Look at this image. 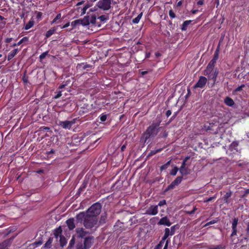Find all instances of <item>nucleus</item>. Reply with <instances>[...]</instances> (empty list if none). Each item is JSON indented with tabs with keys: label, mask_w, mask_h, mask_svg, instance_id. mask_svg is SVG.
<instances>
[{
	"label": "nucleus",
	"mask_w": 249,
	"mask_h": 249,
	"mask_svg": "<svg viewBox=\"0 0 249 249\" xmlns=\"http://www.w3.org/2000/svg\"><path fill=\"white\" fill-rule=\"evenodd\" d=\"M56 30V29L54 27L52 28L51 29H50L49 30L47 31V32L45 34V36L46 38H48L50 37L52 35L54 34Z\"/></svg>",
	"instance_id": "obj_28"
},
{
	"label": "nucleus",
	"mask_w": 249,
	"mask_h": 249,
	"mask_svg": "<svg viewBox=\"0 0 249 249\" xmlns=\"http://www.w3.org/2000/svg\"><path fill=\"white\" fill-rule=\"evenodd\" d=\"M158 213V206L151 205L148 209H147L145 213L150 215H156Z\"/></svg>",
	"instance_id": "obj_9"
},
{
	"label": "nucleus",
	"mask_w": 249,
	"mask_h": 249,
	"mask_svg": "<svg viewBox=\"0 0 249 249\" xmlns=\"http://www.w3.org/2000/svg\"><path fill=\"white\" fill-rule=\"evenodd\" d=\"M232 193L231 191H230L229 192L226 193V194L224 195L223 196V200L226 203H230V200L229 198L231 196Z\"/></svg>",
	"instance_id": "obj_23"
},
{
	"label": "nucleus",
	"mask_w": 249,
	"mask_h": 249,
	"mask_svg": "<svg viewBox=\"0 0 249 249\" xmlns=\"http://www.w3.org/2000/svg\"><path fill=\"white\" fill-rule=\"evenodd\" d=\"M12 40H13V38L11 37L7 38L5 39V42L6 43H10L12 41Z\"/></svg>",
	"instance_id": "obj_60"
},
{
	"label": "nucleus",
	"mask_w": 249,
	"mask_h": 249,
	"mask_svg": "<svg viewBox=\"0 0 249 249\" xmlns=\"http://www.w3.org/2000/svg\"><path fill=\"white\" fill-rule=\"evenodd\" d=\"M218 72V70L217 69H215L208 76V79L209 80H212L213 84H214L216 82Z\"/></svg>",
	"instance_id": "obj_12"
},
{
	"label": "nucleus",
	"mask_w": 249,
	"mask_h": 249,
	"mask_svg": "<svg viewBox=\"0 0 249 249\" xmlns=\"http://www.w3.org/2000/svg\"><path fill=\"white\" fill-rule=\"evenodd\" d=\"M75 122L74 121H58L57 123V125L64 129H70L71 128L72 125Z\"/></svg>",
	"instance_id": "obj_6"
},
{
	"label": "nucleus",
	"mask_w": 249,
	"mask_h": 249,
	"mask_svg": "<svg viewBox=\"0 0 249 249\" xmlns=\"http://www.w3.org/2000/svg\"><path fill=\"white\" fill-rule=\"evenodd\" d=\"M94 241V237L90 236L85 238L84 242V248L85 249H89L92 245Z\"/></svg>",
	"instance_id": "obj_8"
},
{
	"label": "nucleus",
	"mask_w": 249,
	"mask_h": 249,
	"mask_svg": "<svg viewBox=\"0 0 249 249\" xmlns=\"http://www.w3.org/2000/svg\"><path fill=\"white\" fill-rule=\"evenodd\" d=\"M78 23H80V20H75L74 21H73L71 23V25L72 27H75Z\"/></svg>",
	"instance_id": "obj_55"
},
{
	"label": "nucleus",
	"mask_w": 249,
	"mask_h": 249,
	"mask_svg": "<svg viewBox=\"0 0 249 249\" xmlns=\"http://www.w3.org/2000/svg\"><path fill=\"white\" fill-rule=\"evenodd\" d=\"M13 238H10L3 241L2 242L0 243V249H8L9 247L11 246Z\"/></svg>",
	"instance_id": "obj_11"
},
{
	"label": "nucleus",
	"mask_w": 249,
	"mask_h": 249,
	"mask_svg": "<svg viewBox=\"0 0 249 249\" xmlns=\"http://www.w3.org/2000/svg\"><path fill=\"white\" fill-rule=\"evenodd\" d=\"M66 244L65 238L63 236H60V244L61 246L63 247Z\"/></svg>",
	"instance_id": "obj_49"
},
{
	"label": "nucleus",
	"mask_w": 249,
	"mask_h": 249,
	"mask_svg": "<svg viewBox=\"0 0 249 249\" xmlns=\"http://www.w3.org/2000/svg\"><path fill=\"white\" fill-rule=\"evenodd\" d=\"M96 17L95 15H92L90 17H89L90 23L94 24L96 22Z\"/></svg>",
	"instance_id": "obj_42"
},
{
	"label": "nucleus",
	"mask_w": 249,
	"mask_h": 249,
	"mask_svg": "<svg viewBox=\"0 0 249 249\" xmlns=\"http://www.w3.org/2000/svg\"><path fill=\"white\" fill-rule=\"evenodd\" d=\"M164 242H165L161 240L159 243L155 247L154 249H161L164 244Z\"/></svg>",
	"instance_id": "obj_40"
},
{
	"label": "nucleus",
	"mask_w": 249,
	"mask_h": 249,
	"mask_svg": "<svg viewBox=\"0 0 249 249\" xmlns=\"http://www.w3.org/2000/svg\"><path fill=\"white\" fill-rule=\"evenodd\" d=\"M18 49H15L11 51L8 54L7 59L8 61L11 60L18 53Z\"/></svg>",
	"instance_id": "obj_18"
},
{
	"label": "nucleus",
	"mask_w": 249,
	"mask_h": 249,
	"mask_svg": "<svg viewBox=\"0 0 249 249\" xmlns=\"http://www.w3.org/2000/svg\"><path fill=\"white\" fill-rule=\"evenodd\" d=\"M61 17V14L60 13L58 14L55 18L51 22V24L52 25L56 22L57 20L60 19Z\"/></svg>",
	"instance_id": "obj_38"
},
{
	"label": "nucleus",
	"mask_w": 249,
	"mask_h": 249,
	"mask_svg": "<svg viewBox=\"0 0 249 249\" xmlns=\"http://www.w3.org/2000/svg\"><path fill=\"white\" fill-rule=\"evenodd\" d=\"M28 40V37L27 36L23 37L21 40H20L18 43L17 45H20L23 42L25 41H27Z\"/></svg>",
	"instance_id": "obj_46"
},
{
	"label": "nucleus",
	"mask_w": 249,
	"mask_h": 249,
	"mask_svg": "<svg viewBox=\"0 0 249 249\" xmlns=\"http://www.w3.org/2000/svg\"><path fill=\"white\" fill-rule=\"evenodd\" d=\"M214 70H213V68L209 66H207L206 69L204 71V74L206 76L209 75Z\"/></svg>",
	"instance_id": "obj_26"
},
{
	"label": "nucleus",
	"mask_w": 249,
	"mask_h": 249,
	"mask_svg": "<svg viewBox=\"0 0 249 249\" xmlns=\"http://www.w3.org/2000/svg\"><path fill=\"white\" fill-rule=\"evenodd\" d=\"M163 150V148H159L157 150H151L150 153L148 154V157H151L156 154L161 152Z\"/></svg>",
	"instance_id": "obj_33"
},
{
	"label": "nucleus",
	"mask_w": 249,
	"mask_h": 249,
	"mask_svg": "<svg viewBox=\"0 0 249 249\" xmlns=\"http://www.w3.org/2000/svg\"><path fill=\"white\" fill-rule=\"evenodd\" d=\"M219 56V48H217L215 50L213 59L210 61L208 64V66L214 68L215 64L218 60Z\"/></svg>",
	"instance_id": "obj_10"
},
{
	"label": "nucleus",
	"mask_w": 249,
	"mask_h": 249,
	"mask_svg": "<svg viewBox=\"0 0 249 249\" xmlns=\"http://www.w3.org/2000/svg\"><path fill=\"white\" fill-rule=\"evenodd\" d=\"M190 156H187L185 158V159L183 160L181 163V165L180 168H183L184 167H186V162L187 161V160H188L190 159Z\"/></svg>",
	"instance_id": "obj_35"
},
{
	"label": "nucleus",
	"mask_w": 249,
	"mask_h": 249,
	"mask_svg": "<svg viewBox=\"0 0 249 249\" xmlns=\"http://www.w3.org/2000/svg\"><path fill=\"white\" fill-rule=\"evenodd\" d=\"M161 122V121L160 119L156 120L147 128L142 135L144 142H146L149 138H154L157 135L161 128V127L160 126Z\"/></svg>",
	"instance_id": "obj_1"
},
{
	"label": "nucleus",
	"mask_w": 249,
	"mask_h": 249,
	"mask_svg": "<svg viewBox=\"0 0 249 249\" xmlns=\"http://www.w3.org/2000/svg\"><path fill=\"white\" fill-rule=\"evenodd\" d=\"M48 51H46V52L43 53H41L39 55L40 60H42L44 59L46 57V56L48 55Z\"/></svg>",
	"instance_id": "obj_47"
},
{
	"label": "nucleus",
	"mask_w": 249,
	"mask_h": 249,
	"mask_svg": "<svg viewBox=\"0 0 249 249\" xmlns=\"http://www.w3.org/2000/svg\"><path fill=\"white\" fill-rule=\"evenodd\" d=\"M171 161V160H170L169 161H167L165 164L161 166L160 167V171H162L163 170L166 169L170 164Z\"/></svg>",
	"instance_id": "obj_34"
},
{
	"label": "nucleus",
	"mask_w": 249,
	"mask_h": 249,
	"mask_svg": "<svg viewBox=\"0 0 249 249\" xmlns=\"http://www.w3.org/2000/svg\"><path fill=\"white\" fill-rule=\"evenodd\" d=\"M35 22L33 20H30L25 25L24 29L26 30L30 29L34 25Z\"/></svg>",
	"instance_id": "obj_30"
},
{
	"label": "nucleus",
	"mask_w": 249,
	"mask_h": 249,
	"mask_svg": "<svg viewBox=\"0 0 249 249\" xmlns=\"http://www.w3.org/2000/svg\"><path fill=\"white\" fill-rule=\"evenodd\" d=\"M76 231L78 236L80 237L83 238L86 236L87 232L84 231L83 228H77Z\"/></svg>",
	"instance_id": "obj_19"
},
{
	"label": "nucleus",
	"mask_w": 249,
	"mask_h": 249,
	"mask_svg": "<svg viewBox=\"0 0 249 249\" xmlns=\"http://www.w3.org/2000/svg\"><path fill=\"white\" fill-rule=\"evenodd\" d=\"M169 242V240H167L166 241L165 244L164 245V247L163 249H167Z\"/></svg>",
	"instance_id": "obj_61"
},
{
	"label": "nucleus",
	"mask_w": 249,
	"mask_h": 249,
	"mask_svg": "<svg viewBox=\"0 0 249 249\" xmlns=\"http://www.w3.org/2000/svg\"><path fill=\"white\" fill-rule=\"evenodd\" d=\"M183 179L182 176L178 177L171 183L167 186L166 188L165 192H167L169 190L173 189L175 186L179 185L182 181Z\"/></svg>",
	"instance_id": "obj_5"
},
{
	"label": "nucleus",
	"mask_w": 249,
	"mask_h": 249,
	"mask_svg": "<svg viewBox=\"0 0 249 249\" xmlns=\"http://www.w3.org/2000/svg\"><path fill=\"white\" fill-rule=\"evenodd\" d=\"M197 4L199 5H202L204 4L203 0H199L197 1Z\"/></svg>",
	"instance_id": "obj_63"
},
{
	"label": "nucleus",
	"mask_w": 249,
	"mask_h": 249,
	"mask_svg": "<svg viewBox=\"0 0 249 249\" xmlns=\"http://www.w3.org/2000/svg\"><path fill=\"white\" fill-rule=\"evenodd\" d=\"M99 118L100 119V120L101 122H103L106 121L107 118V115L102 114L99 117Z\"/></svg>",
	"instance_id": "obj_44"
},
{
	"label": "nucleus",
	"mask_w": 249,
	"mask_h": 249,
	"mask_svg": "<svg viewBox=\"0 0 249 249\" xmlns=\"http://www.w3.org/2000/svg\"><path fill=\"white\" fill-rule=\"evenodd\" d=\"M158 225H163L167 226H170L171 223L167 216L162 217L158 222Z\"/></svg>",
	"instance_id": "obj_14"
},
{
	"label": "nucleus",
	"mask_w": 249,
	"mask_h": 249,
	"mask_svg": "<svg viewBox=\"0 0 249 249\" xmlns=\"http://www.w3.org/2000/svg\"><path fill=\"white\" fill-rule=\"evenodd\" d=\"M83 224L86 229H90L94 227H97L98 226L97 217L87 214Z\"/></svg>",
	"instance_id": "obj_2"
},
{
	"label": "nucleus",
	"mask_w": 249,
	"mask_h": 249,
	"mask_svg": "<svg viewBox=\"0 0 249 249\" xmlns=\"http://www.w3.org/2000/svg\"><path fill=\"white\" fill-rule=\"evenodd\" d=\"M177 228H178V225H174L170 228V232L171 233V236H172L175 234V230Z\"/></svg>",
	"instance_id": "obj_37"
},
{
	"label": "nucleus",
	"mask_w": 249,
	"mask_h": 249,
	"mask_svg": "<svg viewBox=\"0 0 249 249\" xmlns=\"http://www.w3.org/2000/svg\"><path fill=\"white\" fill-rule=\"evenodd\" d=\"M179 170V169L177 167L175 166L174 168L171 171L170 174L172 176H176L177 175V173L178 171Z\"/></svg>",
	"instance_id": "obj_39"
},
{
	"label": "nucleus",
	"mask_w": 249,
	"mask_h": 249,
	"mask_svg": "<svg viewBox=\"0 0 249 249\" xmlns=\"http://www.w3.org/2000/svg\"><path fill=\"white\" fill-rule=\"evenodd\" d=\"M169 15L170 16V17L172 18H176V14L175 13L173 12V11L172 10H170L169 12Z\"/></svg>",
	"instance_id": "obj_51"
},
{
	"label": "nucleus",
	"mask_w": 249,
	"mask_h": 249,
	"mask_svg": "<svg viewBox=\"0 0 249 249\" xmlns=\"http://www.w3.org/2000/svg\"><path fill=\"white\" fill-rule=\"evenodd\" d=\"M179 173L181 174L182 176H186L190 174V170L188 168L184 167L183 168L179 169Z\"/></svg>",
	"instance_id": "obj_27"
},
{
	"label": "nucleus",
	"mask_w": 249,
	"mask_h": 249,
	"mask_svg": "<svg viewBox=\"0 0 249 249\" xmlns=\"http://www.w3.org/2000/svg\"><path fill=\"white\" fill-rule=\"evenodd\" d=\"M191 20H185L183 22L181 25V29L182 31H186L188 25L192 22Z\"/></svg>",
	"instance_id": "obj_25"
},
{
	"label": "nucleus",
	"mask_w": 249,
	"mask_h": 249,
	"mask_svg": "<svg viewBox=\"0 0 249 249\" xmlns=\"http://www.w3.org/2000/svg\"><path fill=\"white\" fill-rule=\"evenodd\" d=\"M238 223V218L237 217H234L232 219L231 228H237Z\"/></svg>",
	"instance_id": "obj_36"
},
{
	"label": "nucleus",
	"mask_w": 249,
	"mask_h": 249,
	"mask_svg": "<svg viewBox=\"0 0 249 249\" xmlns=\"http://www.w3.org/2000/svg\"><path fill=\"white\" fill-rule=\"evenodd\" d=\"M89 7V6L87 5L86 6H85L82 9V13H81V15H84L86 12V10H87V9Z\"/></svg>",
	"instance_id": "obj_56"
},
{
	"label": "nucleus",
	"mask_w": 249,
	"mask_h": 249,
	"mask_svg": "<svg viewBox=\"0 0 249 249\" xmlns=\"http://www.w3.org/2000/svg\"><path fill=\"white\" fill-rule=\"evenodd\" d=\"M171 234L170 229L167 228H165L164 234L163 236L162 237L161 240L165 242V240L168 237V236L170 235L171 236Z\"/></svg>",
	"instance_id": "obj_24"
},
{
	"label": "nucleus",
	"mask_w": 249,
	"mask_h": 249,
	"mask_svg": "<svg viewBox=\"0 0 249 249\" xmlns=\"http://www.w3.org/2000/svg\"><path fill=\"white\" fill-rule=\"evenodd\" d=\"M70 25V22H67V23H66L65 25H64L63 26H62L61 27V29H64V28H66L68 27H69Z\"/></svg>",
	"instance_id": "obj_62"
},
{
	"label": "nucleus",
	"mask_w": 249,
	"mask_h": 249,
	"mask_svg": "<svg viewBox=\"0 0 249 249\" xmlns=\"http://www.w3.org/2000/svg\"><path fill=\"white\" fill-rule=\"evenodd\" d=\"M66 222L70 230H72L75 228L74 220L73 218L68 219Z\"/></svg>",
	"instance_id": "obj_16"
},
{
	"label": "nucleus",
	"mask_w": 249,
	"mask_h": 249,
	"mask_svg": "<svg viewBox=\"0 0 249 249\" xmlns=\"http://www.w3.org/2000/svg\"><path fill=\"white\" fill-rule=\"evenodd\" d=\"M226 246L223 244H220L216 246H209L208 249H225Z\"/></svg>",
	"instance_id": "obj_31"
},
{
	"label": "nucleus",
	"mask_w": 249,
	"mask_h": 249,
	"mask_svg": "<svg viewBox=\"0 0 249 249\" xmlns=\"http://www.w3.org/2000/svg\"><path fill=\"white\" fill-rule=\"evenodd\" d=\"M245 87V85L244 84H242L241 86L238 87L237 88H236L234 90L233 92H237L243 90V88Z\"/></svg>",
	"instance_id": "obj_45"
},
{
	"label": "nucleus",
	"mask_w": 249,
	"mask_h": 249,
	"mask_svg": "<svg viewBox=\"0 0 249 249\" xmlns=\"http://www.w3.org/2000/svg\"><path fill=\"white\" fill-rule=\"evenodd\" d=\"M111 0H100L97 6L104 10H108L111 8Z\"/></svg>",
	"instance_id": "obj_4"
},
{
	"label": "nucleus",
	"mask_w": 249,
	"mask_h": 249,
	"mask_svg": "<svg viewBox=\"0 0 249 249\" xmlns=\"http://www.w3.org/2000/svg\"><path fill=\"white\" fill-rule=\"evenodd\" d=\"M62 232V230L61 227H59L56 228L54 231L53 234L55 238H57L58 236L61 234Z\"/></svg>",
	"instance_id": "obj_29"
},
{
	"label": "nucleus",
	"mask_w": 249,
	"mask_h": 249,
	"mask_svg": "<svg viewBox=\"0 0 249 249\" xmlns=\"http://www.w3.org/2000/svg\"><path fill=\"white\" fill-rule=\"evenodd\" d=\"M166 204V201L165 199H163L162 200H160L159 203H158V205H157L158 207V206H163L164 205H165Z\"/></svg>",
	"instance_id": "obj_52"
},
{
	"label": "nucleus",
	"mask_w": 249,
	"mask_h": 249,
	"mask_svg": "<svg viewBox=\"0 0 249 249\" xmlns=\"http://www.w3.org/2000/svg\"><path fill=\"white\" fill-rule=\"evenodd\" d=\"M102 206L99 202H96L92 204L86 211L87 214L94 216H97L101 212Z\"/></svg>",
	"instance_id": "obj_3"
},
{
	"label": "nucleus",
	"mask_w": 249,
	"mask_h": 249,
	"mask_svg": "<svg viewBox=\"0 0 249 249\" xmlns=\"http://www.w3.org/2000/svg\"><path fill=\"white\" fill-rule=\"evenodd\" d=\"M98 18L100 20L101 22H106L107 20L108 19V17L105 15H102L100 16Z\"/></svg>",
	"instance_id": "obj_41"
},
{
	"label": "nucleus",
	"mask_w": 249,
	"mask_h": 249,
	"mask_svg": "<svg viewBox=\"0 0 249 249\" xmlns=\"http://www.w3.org/2000/svg\"><path fill=\"white\" fill-rule=\"evenodd\" d=\"M42 16V13L41 12H37L36 18L40 20Z\"/></svg>",
	"instance_id": "obj_57"
},
{
	"label": "nucleus",
	"mask_w": 249,
	"mask_h": 249,
	"mask_svg": "<svg viewBox=\"0 0 249 249\" xmlns=\"http://www.w3.org/2000/svg\"><path fill=\"white\" fill-rule=\"evenodd\" d=\"M22 80L24 84H27L28 83V76L26 75V72H25L24 75L22 76Z\"/></svg>",
	"instance_id": "obj_43"
},
{
	"label": "nucleus",
	"mask_w": 249,
	"mask_h": 249,
	"mask_svg": "<svg viewBox=\"0 0 249 249\" xmlns=\"http://www.w3.org/2000/svg\"><path fill=\"white\" fill-rule=\"evenodd\" d=\"M142 13L139 14L137 17L132 19V23L134 24H137L139 22L142 17Z\"/></svg>",
	"instance_id": "obj_32"
},
{
	"label": "nucleus",
	"mask_w": 249,
	"mask_h": 249,
	"mask_svg": "<svg viewBox=\"0 0 249 249\" xmlns=\"http://www.w3.org/2000/svg\"><path fill=\"white\" fill-rule=\"evenodd\" d=\"M91 67L92 66L91 65L88 64L86 63H79L76 66L77 69L80 70H88V69L91 68Z\"/></svg>",
	"instance_id": "obj_15"
},
{
	"label": "nucleus",
	"mask_w": 249,
	"mask_h": 249,
	"mask_svg": "<svg viewBox=\"0 0 249 249\" xmlns=\"http://www.w3.org/2000/svg\"><path fill=\"white\" fill-rule=\"evenodd\" d=\"M107 219V213H102L101 215L99 221V224L100 225L104 224L106 223Z\"/></svg>",
	"instance_id": "obj_21"
},
{
	"label": "nucleus",
	"mask_w": 249,
	"mask_h": 249,
	"mask_svg": "<svg viewBox=\"0 0 249 249\" xmlns=\"http://www.w3.org/2000/svg\"><path fill=\"white\" fill-rule=\"evenodd\" d=\"M172 112L170 110H168L166 112V115L167 117H169L171 115Z\"/></svg>",
	"instance_id": "obj_59"
},
{
	"label": "nucleus",
	"mask_w": 249,
	"mask_h": 249,
	"mask_svg": "<svg viewBox=\"0 0 249 249\" xmlns=\"http://www.w3.org/2000/svg\"><path fill=\"white\" fill-rule=\"evenodd\" d=\"M87 216V212H81L78 214L76 216V219L77 223H81L82 222H84V220L86 219Z\"/></svg>",
	"instance_id": "obj_13"
},
{
	"label": "nucleus",
	"mask_w": 249,
	"mask_h": 249,
	"mask_svg": "<svg viewBox=\"0 0 249 249\" xmlns=\"http://www.w3.org/2000/svg\"><path fill=\"white\" fill-rule=\"evenodd\" d=\"M248 194H249V189H247L245 191L244 195L247 196Z\"/></svg>",
	"instance_id": "obj_64"
},
{
	"label": "nucleus",
	"mask_w": 249,
	"mask_h": 249,
	"mask_svg": "<svg viewBox=\"0 0 249 249\" xmlns=\"http://www.w3.org/2000/svg\"><path fill=\"white\" fill-rule=\"evenodd\" d=\"M207 78L204 76H201L195 85L194 88H203L206 85L207 82Z\"/></svg>",
	"instance_id": "obj_7"
},
{
	"label": "nucleus",
	"mask_w": 249,
	"mask_h": 249,
	"mask_svg": "<svg viewBox=\"0 0 249 249\" xmlns=\"http://www.w3.org/2000/svg\"><path fill=\"white\" fill-rule=\"evenodd\" d=\"M79 20L80 24L83 26H87L90 23L89 21V16H86L84 17L83 19Z\"/></svg>",
	"instance_id": "obj_17"
},
{
	"label": "nucleus",
	"mask_w": 249,
	"mask_h": 249,
	"mask_svg": "<svg viewBox=\"0 0 249 249\" xmlns=\"http://www.w3.org/2000/svg\"><path fill=\"white\" fill-rule=\"evenodd\" d=\"M88 184V181L86 180H84L81 186L79 188L78 192H77L76 194L80 195L81 194V192L84 191L85 188L87 187Z\"/></svg>",
	"instance_id": "obj_20"
},
{
	"label": "nucleus",
	"mask_w": 249,
	"mask_h": 249,
	"mask_svg": "<svg viewBox=\"0 0 249 249\" xmlns=\"http://www.w3.org/2000/svg\"><path fill=\"white\" fill-rule=\"evenodd\" d=\"M52 242H53V238H51V237H50L49 238V239L48 240V241L45 243V247H50V246H51Z\"/></svg>",
	"instance_id": "obj_48"
},
{
	"label": "nucleus",
	"mask_w": 249,
	"mask_h": 249,
	"mask_svg": "<svg viewBox=\"0 0 249 249\" xmlns=\"http://www.w3.org/2000/svg\"><path fill=\"white\" fill-rule=\"evenodd\" d=\"M216 198V195H215L212 197H210L207 198V199L205 200L204 202H209L210 201H211L215 199Z\"/></svg>",
	"instance_id": "obj_53"
},
{
	"label": "nucleus",
	"mask_w": 249,
	"mask_h": 249,
	"mask_svg": "<svg viewBox=\"0 0 249 249\" xmlns=\"http://www.w3.org/2000/svg\"><path fill=\"white\" fill-rule=\"evenodd\" d=\"M237 228H232V232H231V237H232V236H234L235 235H237Z\"/></svg>",
	"instance_id": "obj_50"
},
{
	"label": "nucleus",
	"mask_w": 249,
	"mask_h": 249,
	"mask_svg": "<svg viewBox=\"0 0 249 249\" xmlns=\"http://www.w3.org/2000/svg\"><path fill=\"white\" fill-rule=\"evenodd\" d=\"M217 221H218L217 219H213V220H211L208 222L209 223L210 225H212V224L216 223Z\"/></svg>",
	"instance_id": "obj_58"
},
{
	"label": "nucleus",
	"mask_w": 249,
	"mask_h": 249,
	"mask_svg": "<svg viewBox=\"0 0 249 249\" xmlns=\"http://www.w3.org/2000/svg\"><path fill=\"white\" fill-rule=\"evenodd\" d=\"M224 102L226 105L229 107H232L234 105V102L233 100L229 97H227L224 100Z\"/></svg>",
	"instance_id": "obj_22"
},
{
	"label": "nucleus",
	"mask_w": 249,
	"mask_h": 249,
	"mask_svg": "<svg viewBox=\"0 0 249 249\" xmlns=\"http://www.w3.org/2000/svg\"><path fill=\"white\" fill-rule=\"evenodd\" d=\"M61 92H62V91L61 90H59V91H57L56 92V94L54 96V99H58L60 97H61V95H62Z\"/></svg>",
	"instance_id": "obj_54"
}]
</instances>
